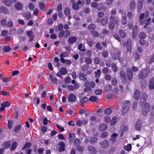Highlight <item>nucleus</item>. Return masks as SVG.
<instances>
[{
    "label": "nucleus",
    "instance_id": "nucleus-64",
    "mask_svg": "<svg viewBox=\"0 0 154 154\" xmlns=\"http://www.w3.org/2000/svg\"><path fill=\"white\" fill-rule=\"evenodd\" d=\"M29 8L31 10H33L35 8L34 5L32 3H29L28 5Z\"/></svg>",
    "mask_w": 154,
    "mask_h": 154
},
{
    "label": "nucleus",
    "instance_id": "nucleus-18",
    "mask_svg": "<svg viewBox=\"0 0 154 154\" xmlns=\"http://www.w3.org/2000/svg\"><path fill=\"white\" fill-rule=\"evenodd\" d=\"M2 2L4 5L9 6L11 5V2L10 0H2Z\"/></svg>",
    "mask_w": 154,
    "mask_h": 154
},
{
    "label": "nucleus",
    "instance_id": "nucleus-6",
    "mask_svg": "<svg viewBox=\"0 0 154 154\" xmlns=\"http://www.w3.org/2000/svg\"><path fill=\"white\" fill-rule=\"evenodd\" d=\"M15 7L18 10H21L23 9V5L19 2H17L15 3Z\"/></svg>",
    "mask_w": 154,
    "mask_h": 154
},
{
    "label": "nucleus",
    "instance_id": "nucleus-30",
    "mask_svg": "<svg viewBox=\"0 0 154 154\" xmlns=\"http://www.w3.org/2000/svg\"><path fill=\"white\" fill-rule=\"evenodd\" d=\"M95 28V24L91 23L88 26V29L89 30L92 31Z\"/></svg>",
    "mask_w": 154,
    "mask_h": 154
},
{
    "label": "nucleus",
    "instance_id": "nucleus-1",
    "mask_svg": "<svg viewBox=\"0 0 154 154\" xmlns=\"http://www.w3.org/2000/svg\"><path fill=\"white\" fill-rule=\"evenodd\" d=\"M150 71L149 67L141 71L139 74V78L141 79H143L146 78L149 74Z\"/></svg>",
    "mask_w": 154,
    "mask_h": 154
},
{
    "label": "nucleus",
    "instance_id": "nucleus-63",
    "mask_svg": "<svg viewBox=\"0 0 154 154\" xmlns=\"http://www.w3.org/2000/svg\"><path fill=\"white\" fill-rule=\"evenodd\" d=\"M97 139L95 137H92L90 140V142L91 143H94L96 142Z\"/></svg>",
    "mask_w": 154,
    "mask_h": 154
},
{
    "label": "nucleus",
    "instance_id": "nucleus-56",
    "mask_svg": "<svg viewBox=\"0 0 154 154\" xmlns=\"http://www.w3.org/2000/svg\"><path fill=\"white\" fill-rule=\"evenodd\" d=\"M119 33L121 36L123 38L125 37V32L122 30H121L119 31Z\"/></svg>",
    "mask_w": 154,
    "mask_h": 154
},
{
    "label": "nucleus",
    "instance_id": "nucleus-3",
    "mask_svg": "<svg viewBox=\"0 0 154 154\" xmlns=\"http://www.w3.org/2000/svg\"><path fill=\"white\" fill-rule=\"evenodd\" d=\"M131 104L130 102L126 101H125L123 105L122 112L124 114L126 113L128 111Z\"/></svg>",
    "mask_w": 154,
    "mask_h": 154
},
{
    "label": "nucleus",
    "instance_id": "nucleus-41",
    "mask_svg": "<svg viewBox=\"0 0 154 154\" xmlns=\"http://www.w3.org/2000/svg\"><path fill=\"white\" fill-rule=\"evenodd\" d=\"M71 81V79L69 77H66L64 79V82L66 84L70 83Z\"/></svg>",
    "mask_w": 154,
    "mask_h": 154
},
{
    "label": "nucleus",
    "instance_id": "nucleus-40",
    "mask_svg": "<svg viewBox=\"0 0 154 154\" xmlns=\"http://www.w3.org/2000/svg\"><path fill=\"white\" fill-rule=\"evenodd\" d=\"M130 7L131 9H134L135 8V3L134 1H132L131 2L130 5Z\"/></svg>",
    "mask_w": 154,
    "mask_h": 154
},
{
    "label": "nucleus",
    "instance_id": "nucleus-58",
    "mask_svg": "<svg viewBox=\"0 0 154 154\" xmlns=\"http://www.w3.org/2000/svg\"><path fill=\"white\" fill-rule=\"evenodd\" d=\"M88 86L90 88H94L95 86V84L94 82H91L88 83Z\"/></svg>",
    "mask_w": 154,
    "mask_h": 154
},
{
    "label": "nucleus",
    "instance_id": "nucleus-31",
    "mask_svg": "<svg viewBox=\"0 0 154 154\" xmlns=\"http://www.w3.org/2000/svg\"><path fill=\"white\" fill-rule=\"evenodd\" d=\"M1 11L4 13L8 14L9 13V11L8 9L4 6H2L1 8Z\"/></svg>",
    "mask_w": 154,
    "mask_h": 154
},
{
    "label": "nucleus",
    "instance_id": "nucleus-49",
    "mask_svg": "<svg viewBox=\"0 0 154 154\" xmlns=\"http://www.w3.org/2000/svg\"><path fill=\"white\" fill-rule=\"evenodd\" d=\"M64 13L66 15H68L70 13V9L68 8H66L64 10Z\"/></svg>",
    "mask_w": 154,
    "mask_h": 154
},
{
    "label": "nucleus",
    "instance_id": "nucleus-48",
    "mask_svg": "<svg viewBox=\"0 0 154 154\" xmlns=\"http://www.w3.org/2000/svg\"><path fill=\"white\" fill-rule=\"evenodd\" d=\"M100 70L99 69H98L97 70V71H95L94 73H95L96 77L97 78L99 77L100 75Z\"/></svg>",
    "mask_w": 154,
    "mask_h": 154
},
{
    "label": "nucleus",
    "instance_id": "nucleus-35",
    "mask_svg": "<svg viewBox=\"0 0 154 154\" xmlns=\"http://www.w3.org/2000/svg\"><path fill=\"white\" fill-rule=\"evenodd\" d=\"M31 146V144L28 142L26 143L25 145L23 146V148H22V150H24L26 149V148H29Z\"/></svg>",
    "mask_w": 154,
    "mask_h": 154
},
{
    "label": "nucleus",
    "instance_id": "nucleus-17",
    "mask_svg": "<svg viewBox=\"0 0 154 154\" xmlns=\"http://www.w3.org/2000/svg\"><path fill=\"white\" fill-rule=\"evenodd\" d=\"M60 147L59 148L60 151L61 152L64 151L65 150V145L63 142H60L59 143Z\"/></svg>",
    "mask_w": 154,
    "mask_h": 154
},
{
    "label": "nucleus",
    "instance_id": "nucleus-47",
    "mask_svg": "<svg viewBox=\"0 0 154 154\" xmlns=\"http://www.w3.org/2000/svg\"><path fill=\"white\" fill-rule=\"evenodd\" d=\"M117 83V81L115 78H112V84L113 85H115Z\"/></svg>",
    "mask_w": 154,
    "mask_h": 154
},
{
    "label": "nucleus",
    "instance_id": "nucleus-34",
    "mask_svg": "<svg viewBox=\"0 0 154 154\" xmlns=\"http://www.w3.org/2000/svg\"><path fill=\"white\" fill-rule=\"evenodd\" d=\"M3 51L5 52H8L11 50V48L8 46H5L3 48Z\"/></svg>",
    "mask_w": 154,
    "mask_h": 154
},
{
    "label": "nucleus",
    "instance_id": "nucleus-42",
    "mask_svg": "<svg viewBox=\"0 0 154 154\" xmlns=\"http://www.w3.org/2000/svg\"><path fill=\"white\" fill-rule=\"evenodd\" d=\"M72 8L75 10H77L79 8V6L77 3H74L72 4Z\"/></svg>",
    "mask_w": 154,
    "mask_h": 154
},
{
    "label": "nucleus",
    "instance_id": "nucleus-12",
    "mask_svg": "<svg viewBox=\"0 0 154 154\" xmlns=\"http://www.w3.org/2000/svg\"><path fill=\"white\" fill-rule=\"evenodd\" d=\"M76 99L75 95L73 94H70L68 97V100L71 102H73L75 101Z\"/></svg>",
    "mask_w": 154,
    "mask_h": 154
},
{
    "label": "nucleus",
    "instance_id": "nucleus-61",
    "mask_svg": "<svg viewBox=\"0 0 154 154\" xmlns=\"http://www.w3.org/2000/svg\"><path fill=\"white\" fill-rule=\"evenodd\" d=\"M39 6L41 10H43L45 8V5L44 3L41 2L39 3Z\"/></svg>",
    "mask_w": 154,
    "mask_h": 154
},
{
    "label": "nucleus",
    "instance_id": "nucleus-7",
    "mask_svg": "<svg viewBox=\"0 0 154 154\" xmlns=\"http://www.w3.org/2000/svg\"><path fill=\"white\" fill-rule=\"evenodd\" d=\"M26 33L28 35L29 38V41H32L34 38V36L33 35V32L29 30L27 31Z\"/></svg>",
    "mask_w": 154,
    "mask_h": 154
},
{
    "label": "nucleus",
    "instance_id": "nucleus-45",
    "mask_svg": "<svg viewBox=\"0 0 154 154\" xmlns=\"http://www.w3.org/2000/svg\"><path fill=\"white\" fill-rule=\"evenodd\" d=\"M85 62L88 64H91L92 62V60L90 58H87L85 59Z\"/></svg>",
    "mask_w": 154,
    "mask_h": 154
},
{
    "label": "nucleus",
    "instance_id": "nucleus-21",
    "mask_svg": "<svg viewBox=\"0 0 154 154\" xmlns=\"http://www.w3.org/2000/svg\"><path fill=\"white\" fill-rule=\"evenodd\" d=\"M108 23V20L107 18H103L101 21L100 23L102 25L105 26Z\"/></svg>",
    "mask_w": 154,
    "mask_h": 154
},
{
    "label": "nucleus",
    "instance_id": "nucleus-16",
    "mask_svg": "<svg viewBox=\"0 0 154 154\" xmlns=\"http://www.w3.org/2000/svg\"><path fill=\"white\" fill-rule=\"evenodd\" d=\"M23 15L27 20L30 19L31 17V13L29 12H27L26 13H24Z\"/></svg>",
    "mask_w": 154,
    "mask_h": 154
},
{
    "label": "nucleus",
    "instance_id": "nucleus-55",
    "mask_svg": "<svg viewBox=\"0 0 154 154\" xmlns=\"http://www.w3.org/2000/svg\"><path fill=\"white\" fill-rule=\"evenodd\" d=\"M112 88V86L110 85H108L106 86L105 89L106 90L108 91H110L111 90Z\"/></svg>",
    "mask_w": 154,
    "mask_h": 154
},
{
    "label": "nucleus",
    "instance_id": "nucleus-23",
    "mask_svg": "<svg viewBox=\"0 0 154 154\" xmlns=\"http://www.w3.org/2000/svg\"><path fill=\"white\" fill-rule=\"evenodd\" d=\"M11 103L8 101H5L1 104V106H3L5 108L10 106Z\"/></svg>",
    "mask_w": 154,
    "mask_h": 154
},
{
    "label": "nucleus",
    "instance_id": "nucleus-9",
    "mask_svg": "<svg viewBox=\"0 0 154 154\" xmlns=\"http://www.w3.org/2000/svg\"><path fill=\"white\" fill-rule=\"evenodd\" d=\"M102 147L103 148H107L109 146V143L108 140H105L100 143Z\"/></svg>",
    "mask_w": 154,
    "mask_h": 154
},
{
    "label": "nucleus",
    "instance_id": "nucleus-14",
    "mask_svg": "<svg viewBox=\"0 0 154 154\" xmlns=\"http://www.w3.org/2000/svg\"><path fill=\"white\" fill-rule=\"evenodd\" d=\"M135 128L136 130L139 131L141 128V125L140 120L137 121L135 125Z\"/></svg>",
    "mask_w": 154,
    "mask_h": 154
},
{
    "label": "nucleus",
    "instance_id": "nucleus-27",
    "mask_svg": "<svg viewBox=\"0 0 154 154\" xmlns=\"http://www.w3.org/2000/svg\"><path fill=\"white\" fill-rule=\"evenodd\" d=\"M60 72L61 74L63 75L66 74L67 71L66 69L65 68L62 67L60 69Z\"/></svg>",
    "mask_w": 154,
    "mask_h": 154
},
{
    "label": "nucleus",
    "instance_id": "nucleus-19",
    "mask_svg": "<svg viewBox=\"0 0 154 154\" xmlns=\"http://www.w3.org/2000/svg\"><path fill=\"white\" fill-rule=\"evenodd\" d=\"M144 14L141 13L139 15V20L140 22V24L143 25L144 24V22L143 21V19L144 17Z\"/></svg>",
    "mask_w": 154,
    "mask_h": 154
},
{
    "label": "nucleus",
    "instance_id": "nucleus-8",
    "mask_svg": "<svg viewBox=\"0 0 154 154\" xmlns=\"http://www.w3.org/2000/svg\"><path fill=\"white\" fill-rule=\"evenodd\" d=\"M149 89L152 90L154 89V78H151L149 83Z\"/></svg>",
    "mask_w": 154,
    "mask_h": 154
},
{
    "label": "nucleus",
    "instance_id": "nucleus-60",
    "mask_svg": "<svg viewBox=\"0 0 154 154\" xmlns=\"http://www.w3.org/2000/svg\"><path fill=\"white\" fill-rule=\"evenodd\" d=\"M68 54L67 53L65 52L62 54H61L60 55V57L62 58H63L64 57H67L68 56Z\"/></svg>",
    "mask_w": 154,
    "mask_h": 154
},
{
    "label": "nucleus",
    "instance_id": "nucleus-13",
    "mask_svg": "<svg viewBox=\"0 0 154 154\" xmlns=\"http://www.w3.org/2000/svg\"><path fill=\"white\" fill-rule=\"evenodd\" d=\"M127 44L126 45V48L127 50L130 53L131 49V41L130 39H128L127 40Z\"/></svg>",
    "mask_w": 154,
    "mask_h": 154
},
{
    "label": "nucleus",
    "instance_id": "nucleus-10",
    "mask_svg": "<svg viewBox=\"0 0 154 154\" xmlns=\"http://www.w3.org/2000/svg\"><path fill=\"white\" fill-rule=\"evenodd\" d=\"M79 78L81 80H85L87 79V75L83 72H80L79 74Z\"/></svg>",
    "mask_w": 154,
    "mask_h": 154
},
{
    "label": "nucleus",
    "instance_id": "nucleus-22",
    "mask_svg": "<svg viewBox=\"0 0 154 154\" xmlns=\"http://www.w3.org/2000/svg\"><path fill=\"white\" fill-rule=\"evenodd\" d=\"M117 134L113 133L112 134L111 136V140L113 142H115L116 140V138L117 136Z\"/></svg>",
    "mask_w": 154,
    "mask_h": 154
},
{
    "label": "nucleus",
    "instance_id": "nucleus-54",
    "mask_svg": "<svg viewBox=\"0 0 154 154\" xmlns=\"http://www.w3.org/2000/svg\"><path fill=\"white\" fill-rule=\"evenodd\" d=\"M122 22L123 24L125 25L127 23V20L126 16H125L123 17L122 19Z\"/></svg>",
    "mask_w": 154,
    "mask_h": 154
},
{
    "label": "nucleus",
    "instance_id": "nucleus-15",
    "mask_svg": "<svg viewBox=\"0 0 154 154\" xmlns=\"http://www.w3.org/2000/svg\"><path fill=\"white\" fill-rule=\"evenodd\" d=\"M77 40L76 38L74 36L70 37L68 39V42L71 44L74 43Z\"/></svg>",
    "mask_w": 154,
    "mask_h": 154
},
{
    "label": "nucleus",
    "instance_id": "nucleus-38",
    "mask_svg": "<svg viewBox=\"0 0 154 154\" xmlns=\"http://www.w3.org/2000/svg\"><path fill=\"white\" fill-rule=\"evenodd\" d=\"M109 28L111 30H113L114 27V24L113 21L111 20L109 23Z\"/></svg>",
    "mask_w": 154,
    "mask_h": 154
},
{
    "label": "nucleus",
    "instance_id": "nucleus-11",
    "mask_svg": "<svg viewBox=\"0 0 154 154\" xmlns=\"http://www.w3.org/2000/svg\"><path fill=\"white\" fill-rule=\"evenodd\" d=\"M140 96V92L139 90H136L135 91L134 94V97L135 99L136 100H139Z\"/></svg>",
    "mask_w": 154,
    "mask_h": 154
},
{
    "label": "nucleus",
    "instance_id": "nucleus-25",
    "mask_svg": "<svg viewBox=\"0 0 154 154\" xmlns=\"http://www.w3.org/2000/svg\"><path fill=\"white\" fill-rule=\"evenodd\" d=\"M83 44L82 43L80 44L78 47V49L80 51H85L86 50L85 48V46H83Z\"/></svg>",
    "mask_w": 154,
    "mask_h": 154
},
{
    "label": "nucleus",
    "instance_id": "nucleus-33",
    "mask_svg": "<svg viewBox=\"0 0 154 154\" xmlns=\"http://www.w3.org/2000/svg\"><path fill=\"white\" fill-rule=\"evenodd\" d=\"M104 112L105 114L109 115L112 113V110L109 108H107L104 109Z\"/></svg>",
    "mask_w": 154,
    "mask_h": 154
},
{
    "label": "nucleus",
    "instance_id": "nucleus-29",
    "mask_svg": "<svg viewBox=\"0 0 154 154\" xmlns=\"http://www.w3.org/2000/svg\"><path fill=\"white\" fill-rule=\"evenodd\" d=\"M17 143L16 142H14L12 144L11 147V150L12 151L16 149L17 146Z\"/></svg>",
    "mask_w": 154,
    "mask_h": 154
},
{
    "label": "nucleus",
    "instance_id": "nucleus-37",
    "mask_svg": "<svg viewBox=\"0 0 154 154\" xmlns=\"http://www.w3.org/2000/svg\"><path fill=\"white\" fill-rule=\"evenodd\" d=\"M124 149L128 151H129L131 149V145L130 144H129L127 146H124Z\"/></svg>",
    "mask_w": 154,
    "mask_h": 154
},
{
    "label": "nucleus",
    "instance_id": "nucleus-52",
    "mask_svg": "<svg viewBox=\"0 0 154 154\" xmlns=\"http://www.w3.org/2000/svg\"><path fill=\"white\" fill-rule=\"evenodd\" d=\"M13 125V121L9 120L8 121V126L9 128L11 129L12 128Z\"/></svg>",
    "mask_w": 154,
    "mask_h": 154
},
{
    "label": "nucleus",
    "instance_id": "nucleus-44",
    "mask_svg": "<svg viewBox=\"0 0 154 154\" xmlns=\"http://www.w3.org/2000/svg\"><path fill=\"white\" fill-rule=\"evenodd\" d=\"M120 75L121 77L125 79L126 77V74L125 72L123 71H121L120 72Z\"/></svg>",
    "mask_w": 154,
    "mask_h": 154
},
{
    "label": "nucleus",
    "instance_id": "nucleus-36",
    "mask_svg": "<svg viewBox=\"0 0 154 154\" xmlns=\"http://www.w3.org/2000/svg\"><path fill=\"white\" fill-rule=\"evenodd\" d=\"M88 100V98L86 97H85L81 99V100L80 103L81 104L87 102Z\"/></svg>",
    "mask_w": 154,
    "mask_h": 154
},
{
    "label": "nucleus",
    "instance_id": "nucleus-39",
    "mask_svg": "<svg viewBox=\"0 0 154 154\" xmlns=\"http://www.w3.org/2000/svg\"><path fill=\"white\" fill-rule=\"evenodd\" d=\"M89 100L91 102H95L97 101V98L95 96H92L90 97Z\"/></svg>",
    "mask_w": 154,
    "mask_h": 154
},
{
    "label": "nucleus",
    "instance_id": "nucleus-5",
    "mask_svg": "<svg viewBox=\"0 0 154 154\" xmlns=\"http://www.w3.org/2000/svg\"><path fill=\"white\" fill-rule=\"evenodd\" d=\"M127 73L128 79L131 80L133 78V73L130 68H128L127 70Z\"/></svg>",
    "mask_w": 154,
    "mask_h": 154
},
{
    "label": "nucleus",
    "instance_id": "nucleus-46",
    "mask_svg": "<svg viewBox=\"0 0 154 154\" xmlns=\"http://www.w3.org/2000/svg\"><path fill=\"white\" fill-rule=\"evenodd\" d=\"M95 93L97 95H100L102 94V90L101 89H97L95 91Z\"/></svg>",
    "mask_w": 154,
    "mask_h": 154
},
{
    "label": "nucleus",
    "instance_id": "nucleus-24",
    "mask_svg": "<svg viewBox=\"0 0 154 154\" xmlns=\"http://www.w3.org/2000/svg\"><path fill=\"white\" fill-rule=\"evenodd\" d=\"M64 37L67 38L70 35V32L69 30H66L65 32L63 31Z\"/></svg>",
    "mask_w": 154,
    "mask_h": 154
},
{
    "label": "nucleus",
    "instance_id": "nucleus-20",
    "mask_svg": "<svg viewBox=\"0 0 154 154\" xmlns=\"http://www.w3.org/2000/svg\"><path fill=\"white\" fill-rule=\"evenodd\" d=\"M102 31V33L100 34L102 37H103L104 35H108L109 34V31L106 29H104Z\"/></svg>",
    "mask_w": 154,
    "mask_h": 154
},
{
    "label": "nucleus",
    "instance_id": "nucleus-2",
    "mask_svg": "<svg viewBox=\"0 0 154 154\" xmlns=\"http://www.w3.org/2000/svg\"><path fill=\"white\" fill-rule=\"evenodd\" d=\"M141 113L144 116L146 115L148 113L150 108V105L148 103H145L143 105Z\"/></svg>",
    "mask_w": 154,
    "mask_h": 154
},
{
    "label": "nucleus",
    "instance_id": "nucleus-4",
    "mask_svg": "<svg viewBox=\"0 0 154 154\" xmlns=\"http://www.w3.org/2000/svg\"><path fill=\"white\" fill-rule=\"evenodd\" d=\"M147 95L145 93H143L141 96L140 100V106H142L143 103L147 101Z\"/></svg>",
    "mask_w": 154,
    "mask_h": 154
},
{
    "label": "nucleus",
    "instance_id": "nucleus-43",
    "mask_svg": "<svg viewBox=\"0 0 154 154\" xmlns=\"http://www.w3.org/2000/svg\"><path fill=\"white\" fill-rule=\"evenodd\" d=\"M111 16L110 17L109 19L110 20H112L114 19L113 16L115 15L116 14V11L115 10H112L111 12Z\"/></svg>",
    "mask_w": 154,
    "mask_h": 154
},
{
    "label": "nucleus",
    "instance_id": "nucleus-32",
    "mask_svg": "<svg viewBox=\"0 0 154 154\" xmlns=\"http://www.w3.org/2000/svg\"><path fill=\"white\" fill-rule=\"evenodd\" d=\"M88 149L89 151L91 153H94L96 152L95 149L92 146H90Z\"/></svg>",
    "mask_w": 154,
    "mask_h": 154
},
{
    "label": "nucleus",
    "instance_id": "nucleus-26",
    "mask_svg": "<svg viewBox=\"0 0 154 154\" xmlns=\"http://www.w3.org/2000/svg\"><path fill=\"white\" fill-rule=\"evenodd\" d=\"M106 128V125L105 124H102L99 127V129L101 131H104L105 130Z\"/></svg>",
    "mask_w": 154,
    "mask_h": 154
},
{
    "label": "nucleus",
    "instance_id": "nucleus-28",
    "mask_svg": "<svg viewBox=\"0 0 154 154\" xmlns=\"http://www.w3.org/2000/svg\"><path fill=\"white\" fill-rule=\"evenodd\" d=\"M117 122V118L116 117H113L111 122L110 124L111 125H113L115 124Z\"/></svg>",
    "mask_w": 154,
    "mask_h": 154
},
{
    "label": "nucleus",
    "instance_id": "nucleus-50",
    "mask_svg": "<svg viewBox=\"0 0 154 154\" xmlns=\"http://www.w3.org/2000/svg\"><path fill=\"white\" fill-rule=\"evenodd\" d=\"M94 62L96 64H98L100 62V59L97 57H96L94 58Z\"/></svg>",
    "mask_w": 154,
    "mask_h": 154
},
{
    "label": "nucleus",
    "instance_id": "nucleus-57",
    "mask_svg": "<svg viewBox=\"0 0 154 154\" xmlns=\"http://www.w3.org/2000/svg\"><path fill=\"white\" fill-rule=\"evenodd\" d=\"M91 34L94 36L95 37H98L99 36V34L96 31H93L91 32Z\"/></svg>",
    "mask_w": 154,
    "mask_h": 154
},
{
    "label": "nucleus",
    "instance_id": "nucleus-62",
    "mask_svg": "<svg viewBox=\"0 0 154 154\" xmlns=\"http://www.w3.org/2000/svg\"><path fill=\"white\" fill-rule=\"evenodd\" d=\"M56 125L57 128L61 131H64V128L62 127L61 125L57 124Z\"/></svg>",
    "mask_w": 154,
    "mask_h": 154
},
{
    "label": "nucleus",
    "instance_id": "nucleus-53",
    "mask_svg": "<svg viewBox=\"0 0 154 154\" xmlns=\"http://www.w3.org/2000/svg\"><path fill=\"white\" fill-rule=\"evenodd\" d=\"M112 68L113 70L115 72H116L117 71V67L115 64H112Z\"/></svg>",
    "mask_w": 154,
    "mask_h": 154
},
{
    "label": "nucleus",
    "instance_id": "nucleus-59",
    "mask_svg": "<svg viewBox=\"0 0 154 154\" xmlns=\"http://www.w3.org/2000/svg\"><path fill=\"white\" fill-rule=\"evenodd\" d=\"M8 31L6 30H4L1 33V35L2 36H5L8 35Z\"/></svg>",
    "mask_w": 154,
    "mask_h": 154
},
{
    "label": "nucleus",
    "instance_id": "nucleus-51",
    "mask_svg": "<svg viewBox=\"0 0 154 154\" xmlns=\"http://www.w3.org/2000/svg\"><path fill=\"white\" fill-rule=\"evenodd\" d=\"M80 143V141L78 139H75L74 141V144L76 146H79Z\"/></svg>",
    "mask_w": 154,
    "mask_h": 154
}]
</instances>
